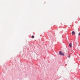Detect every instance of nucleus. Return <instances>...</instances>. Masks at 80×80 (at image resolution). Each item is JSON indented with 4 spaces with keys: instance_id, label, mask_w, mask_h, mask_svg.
<instances>
[{
    "instance_id": "obj_1",
    "label": "nucleus",
    "mask_w": 80,
    "mask_h": 80,
    "mask_svg": "<svg viewBox=\"0 0 80 80\" xmlns=\"http://www.w3.org/2000/svg\"><path fill=\"white\" fill-rule=\"evenodd\" d=\"M59 54L60 55H61L62 56H64V54L63 53H62L61 51H60V52H59Z\"/></svg>"
},
{
    "instance_id": "obj_2",
    "label": "nucleus",
    "mask_w": 80,
    "mask_h": 80,
    "mask_svg": "<svg viewBox=\"0 0 80 80\" xmlns=\"http://www.w3.org/2000/svg\"><path fill=\"white\" fill-rule=\"evenodd\" d=\"M72 35H75V33L74 31H72Z\"/></svg>"
},
{
    "instance_id": "obj_3",
    "label": "nucleus",
    "mask_w": 80,
    "mask_h": 80,
    "mask_svg": "<svg viewBox=\"0 0 80 80\" xmlns=\"http://www.w3.org/2000/svg\"><path fill=\"white\" fill-rule=\"evenodd\" d=\"M69 46H70V47H72V45L71 43H70L69 44Z\"/></svg>"
},
{
    "instance_id": "obj_4",
    "label": "nucleus",
    "mask_w": 80,
    "mask_h": 80,
    "mask_svg": "<svg viewBox=\"0 0 80 80\" xmlns=\"http://www.w3.org/2000/svg\"><path fill=\"white\" fill-rule=\"evenodd\" d=\"M34 38V36H32V38Z\"/></svg>"
},
{
    "instance_id": "obj_5",
    "label": "nucleus",
    "mask_w": 80,
    "mask_h": 80,
    "mask_svg": "<svg viewBox=\"0 0 80 80\" xmlns=\"http://www.w3.org/2000/svg\"><path fill=\"white\" fill-rule=\"evenodd\" d=\"M78 35H80V33L78 34Z\"/></svg>"
},
{
    "instance_id": "obj_6",
    "label": "nucleus",
    "mask_w": 80,
    "mask_h": 80,
    "mask_svg": "<svg viewBox=\"0 0 80 80\" xmlns=\"http://www.w3.org/2000/svg\"><path fill=\"white\" fill-rule=\"evenodd\" d=\"M70 56H68V57L69 58L70 57Z\"/></svg>"
}]
</instances>
